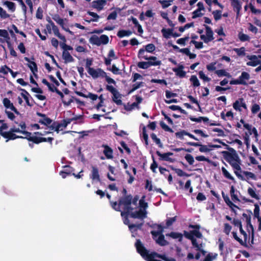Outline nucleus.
Wrapping results in <instances>:
<instances>
[{
	"label": "nucleus",
	"instance_id": "1",
	"mask_svg": "<svg viewBox=\"0 0 261 261\" xmlns=\"http://www.w3.org/2000/svg\"><path fill=\"white\" fill-rule=\"evenodd\" d=\"M138 200V198H135L132 201V197L130 196H128L122 198L120 200L119 204L115 202L111 203V205L116 211H120V208L123 210V212H122L121 214L122 217H124L125 214H127L132 218L144 219L146 217V209L147 207V203L143 199L139 201V210L135 212L133 211L134 208L133 205L137 206Z\"/></svg>",
	"mask_w": 261,
	"mask_h": 261
},
{
	"label": "nucleus",
	"instance_id": "2",
	"mask_svg": "<svg viewBox=\"0 0 261 261\" xmlns=\"http://www.w3.org/2000/svg\"><path fill=\"white\" fill-rule=\"evenodd\" d=\"M186 238L191 240L195 250L197 252L195 256V259H199L201 255L203 256L205 255L206 252L203 249L204 245L202 241L196 239H192V236L189 233L186 234Z\"/></svg>",
	"mask_w": 261,
	"mask_h": 261
},
{
	"label": "nucleus",
	"instance_id": "3",
	"mask_svg": "<svg viewBox=\"0 0 261 261\" xmlns=\"http://www.w3.org/2000/svg\"><path fill=\"white\" fill-rule=\"evenodd\" d=\"M3 103L5 108V112L8 118L11 120H13L15 118L14 114L19 115V112L8 98H4L3 99Z\"/></svg>",
	"mask_w": 261,
	"mask_h": 261
},
{
	"label": "nucleus",
	"instance_id": "4",
	"mask_svg": "<svg viewBox=\"0 0 261 261\" xmlns=\"http://www.w3.org/2000/svg\"><path fill=\"white\" fill-rule=\"evenodd\" d=\"M164 228L161 226H159V230L158 231H152L151 234L156 242L161 246H165L168 244L167 242L164 239V236L162 234Z\"/></svg>",
	"mask_w": 261,
	"mask_h": 261
},
{
	"label": "nucleus",
	"instance_id": "5",
	"mask_svg": "<svg viewBox=\"0 0 261 261\" xmlns=\"http://www.w3.org/2000/svg\"><path fill=\"white\" fill-rule=\"evenodd\" d=\"M20 128H17L16 127H13L10 129V132H12V133H19L23 135V136H17V138H26L28 140H29V138L31 137V133L24 131V129L25 128V125L24 123H21L20 124Z\"/></svg>",
	"mask_w": 261,
	"mask_h": 261
},
{
	"label": "nucleus",
	"instance_id": "6",
	"mask_svg": "<svg viewBox=\"0 0 261 261\" xmlns=\"http://www.w3.org/2000/svg\"><path fill=\"white\" fill-rule=\"evenodd\" d=\"M8 128V126L7 124L4 123L0 127V134L4 138L7 139L6 141L7 142L9 140H14L16 139L18 137L16 134L12 133L11 132L9 131L7 132V130Z\"/></svg>",
	"mask_w": 261,
	"mask_h": 261
},
{
	"label": "nucleus",
	"instance_id": "7",
	"mask_svg": "<svg viewBox=\"0 0 261 261\" xmlns=\"http://www.w3.org/2000/svg\"><path fill=\"white\" fill-rule=\"evenodd\" d=\"M227 161L234 170H241V161L237 155H231L229 154L227 158Z\"/></svg>",
	"mask_w": 261,
	"mask_h": 261
},
{
	"label": "nucleus",
	"instance_id": "8",
	"mask_svg": "<svg viewBox=\"0 0 261 261\" xmlns=\"http://www.w3.org/2000/svg\"><path fill=\"white\" fill-rule=\"evenodd\" d=\"M200 38L205 43H208L214 39L213 32L208 26H205V34L201 35Z\"/></svg>",
	"mask_w": 261,
	"mask_h": 261
},
{
	"label": "nucleus",
	"instance_id": "9",
	"mask_svg": "<svg viewBox=\"0 0 261 261\" xmlns=\"http://www.w3.org/2000/svg\"><path fill=\"white\" fill-rule=\"evenodd\" d=\"M88 73L94 79L104 78L106 76V72L100 68L89 69Z\"/></svg>",
	"mask_w": 261,
	"mask_h": 261
},
{
	"label": "nucleus",
	"instance_id": "10",
	"mask_svg": "<svg viewBox=\"0 0 261 261\" xmlns=\"http://www.w3.org/2000/svg\"><path fill=\"white\" fill-rule=\"evenodd\" d=\"M197 9L193 12L192 18L195 19L197 17H200L204 15L205 9L203 4L202 2H198L197 4Z\"/></svg>",
	"mask_w": 261,
	"mask_h": 261
},
{
	"label": "nucleus",
	"instance_id": "11",
	"mask_svg": "<svg viewBox=\"0 0 261 261\" xmlns=\"http://www.w3.org/2000/svg\"><path fill=\"white\" fill-rule=\"evenodd\" d=\"M191 228H194L193 230H191L190 232H185L184 234L186 237V234L189 233L192 236V239H195L194 237H196L198 239H201L202 237V234L199 231V226L198 225H191L190 226Z\"/></svg>",
	"mask_w": 261,
	"mask_h": 261
},
{
	"label": "nucleus",
	"instance_id": "12",
	"mask_svg": "<svg viewBox=\"0 0 261 261\" xmlns=\"http://www.w3.org/2000/svg\"><path fill=\"white\" fill-rule=\"evenodd\" d=\"M247 59L249 60L247 62L248 66L255 67L260 64L261 61L259 60L258 56L255 55L248 56Z\"/></svg>",
	"mask_w": 261,
	"mask_h": 261
},
{
	"label": "nucleus",
	"instance_id": "13",
	"mask_svg": "<svg viewBox=\"0 0 261 261\" xmlns=\"http://www.w3.org/2000/svg\"><path fill=\"white\" fill-rule=\"evenodd\" d=\"M161 64L160 61H155L154 62H151V61L148 62H140L138 63V67L142 69H147L150 66H158Z\"/></svg>",
	"mask_w": 261,
	"mask_h": 261
},
{
	"label": "nucleus",
	"instance_id": "14",
	"mask_svg": "<svg viewBox=\"0 0 261 261\" xmlns=\"http://www.w3.org/2000/svg\"><path fill=\"white\" fill-rule=\"evenodd\" d=\"M53 19L59 25H60L62 29L65 30L66 32L69 33L71 35H73L74 33L72 31H71L69 29L65 27V23L64 20L61 18L59 15H55L53 16Z\"/></svg>",
	"mask_w": 261,
	"mask_h": 261
},
{
	"label": "nucleus",
	"instance_id": "15",
	"mask_svg": "<svg viewBox=\"0 0 261 261\" xmlns=\"http://www.w3.org/2000/svg\"><path fill=\"white\" fill-rule=\"evenodd\" d=\"M233 108L238 111H242V108L247 110V106L243 98L237 100L233 104Z\"/></svg>",
	"mask_w": 261,
	"mask_h": 261
},
{
	"label": "nucleus",
	"instance_id": "16",
	"mask_svg": "<svg viewBox=\"0 0 261 261\" xmlns=\"http://www.w3.org/2000/svg\"><path fill=\"white\" fill-rule=\"evenodd\" d=\"M147 53L148 52H146L144 48H141L139 50L138 57L140 59L158 61L155 57H148Z\"/></svg>",
	"mask_w": 261,
	"mask_h": 261
},
{
	"label": "nucleus",
	"instance_id": "17",
	"mask_svg": "<svg viewBox=\"0 0 261 261\" xmlns=\"http://www.w3.org/2000/svg\"><path fill=\"white\" fill-rule=\"evenodd\" d=\"M156 154L162 160L168 161L170 163H173L175 161V159L171 158V156L173 155V153L172 152L162 153L159 151H157Z\"/></svg>",
	"mask_w": 261,
	"mask_h": 261
},
{
	"label": "nucleus",
	"instance_id": "18",
	"mask_svg": "<svg viewBox=\"0 0 261 261\" xmlns=\"http://www.w3.org/2000/svg\"><path fill=\"white\" fill-rule=\"evenodd\" d=\"M238 78L240 81V85H247L248 84L250 75L248 72L243 71Z\"/></svg>",
	"mask_w": 261,
	"mask_h": 261
},
{
	"label": "nucleus",
	"instance_id": "19",
	"mask_svg": "<svg viewBox=\"0 0 261 261\" xmlns=\"http://www.w3.org/2000/svg\"><path fill=\"white\" fill-rule=\"evenodd\" d=\"M106 4V1L105 0H97L92 2V7L97 11H100L103 9Z\"/></svg>",
	"mask_w": 261,
	"mask_h": 261
},
{
	"label": "nucleus",
	"instance_id": "20",
	"mask_svg": "<svg viewBox=\"0 0 261 261\" xmlns=\"http://www.w3.org/2000/svg\"><path fill=\"white\" fill-rule=\"evenodd\" d=\"M90 178L93 181H100V177L98 173V170L97 167L95 166L92 167L91 173L90 174Z\"/></svg>",
	"mask_w": 261,
	"mask_h": 261
},
{
	"label": "nucleus",
	"instance_id": "21",
	"mask_svg": "<svg viewBox=\"0 0 261 261\" xmlns=\"http://www.w3.org/2000/svg\"><path fill=\"white\" fill-rule=\"evenodd\" d=\"M184 67L182 65H180L177 68H173V71L175 74L180 77H184L186 75V72L183 70Z\"/></svg>",
	"mask_w": 261,
	"mask_h": 261
},
{
	"label": "nucleus",
	"instance_id": "22",
	"mask_svg": "<svg viewBox=\"0 0 261 261\" xmlns=\"http://www.w3.org/2000/svg\"><path fill=\"white\" fill-rule=\"evenodd\" d=\"M62 57L66 63L72 62L74 61L73 58L71 56L70 54L66 50L63 51Z\"/></svg>",
	"mask_w": 261,
	"mask_h": 261
},
{
	"label": "nucleus",
	"instance_id": "23",
	"mask_svg": "<svg viewBox=\"0 0 261 261\" xmlns=\"http://www.w3.org/2000/svg\"><path fill=\"white\" fill-rule=\"evenodd\" d=\"M103 147H104L103 152L106 155V158L108 159H112L113 157V150L107 145L103 146Z\"/></svg>",
	"mask_w": 261,
	"mask_h": 261
},
{
	"label": "nucleus",
	"instance_id": "24",
	"mask_svg": "<svg viewBox=\"0 0 261 261\" xmlns=\"http://www.w3.org/2000/svg\"><path fill=\"white\" fill-rule=\"evenodd\" d=\"M25 60L29 62L28 66L32 72L33 73V74L36 76V72H37V65L34 62L30 61L29 59L27 58H25Z\"/></svg>",
	"mask_w": 261,
	"mask_h": 261
},
{
	"label": "nucleus",
	"instance_id": "25",
	"mask_svg": "<svg viewBox=\"0 0 261 261\" xmlns=\"http://www.w3.org/2000/svg\"><path fill=\"white\" fill-rule=\"evenodd\" d=\"M121 95L118 92V91L116 93L113 94V101L118 105H122V101L121 100Z\"/></svg>",
	"mask_w": 261,
	"mask_h": 261
},
{
	"label": "nucleus",
	"instance_id": "26",
	"mask_svg": "<svg viewBox=\"0 0 261 261\" xmlns=\"http://www.w3.org/2000/svg\"><path fill=\"white\" fill-rule=\"evenodd\" d=\"M215 73L219 77H222V76H226V77H231L230 74L229 72H228L225 69L217 70L215 71Z\"/></svg>",
	"mask_w": 261,
	"mask_h": 261
},
{
	"label": "nucleus",
	"instance_id": "27",
	"mask_svg": "<svg viewBox=\"0 0 261 261\" xmlns=\"http://www.w3.org/2000/svg\"><path fill=\"white\" fill-rule=\"evenodd\" d=\"M161 32L164 38L168 39L173 35V30L170 29H163Z\"/></svg>",
	"mask_w": 261,
	"mask_h": 261
},
{
	"label": "nucleus",
	"instance_id": "28",
	"mask_svg": "<svg viewBox=\"0 0 261 261\" xmlns=\"http://www.w3.org/2000/svg\"><path fill=\"white\" fill-rule=\"evenodd\" d=\"M231 5L233 8L237 11V13L239 14L240 11L242 9V5L240 2L239 0H232Z\"/></svg>",
	"mask_w": 261,
	"mask_h": 261
},
{
	"label": "nucleus",
	"instance_id": "29",
	"mask_svg": "<svg viewBox=\"0 0 261 261\" xmlns=\"http://www.w3.org/2000/svg\"><path fill=\"white\" fill-rule=\"evenodd\" d=\"M29 140L32 141L33 142L38 144L42 142H47V138L43 137H38L36 136H31L30 138H29Z\"/></svg>",
	"mask_w": 261,
	"mask_h": 261
},
{
	"label": "nucleus",
	"instance_id": "30",
	"mask_svg": "<svg viewBox=\"0 0 261 261\" xmlns=\"http://www.w3.org/2000/svg\"><path fill=\"white\" fill-rule=\"evenodd\" d=\"M52 30L54 32V34H55V35H56L57 37H58L60 39L62 40L64 42H66V40L65 37L64 36L62 35L60 33L59 30L57 27L53 28Z\"/></svg>",
	"mask_w": 261,
	"mask_h": 261
},
{
	"label": "nucleus",
	"instance_id": "31",
	"mask_svg": "<svg viewBox=\"0 0 261 261\" xmlns=\"http://www.w3.org/2000/svg\"><path fill=\"white\" fill-rule=\"evenodd\" d=\"M253 215L254 217L256 218L259 223V227H261V217L259 216V207L256 205L253 211Z\"/></svg>",
	"mask_w": 261,
	"mask_h": 261
},
{
	"label": "nucleus",
	"instance_id": "32",
	"mask_svg": "<svg viewBox=\"0 0 261 261\" xmlns=\"http://www.w3.org/2000/svg\"><path fill=\"white\" fill-rule=\"evenodd\" d=\"M248 194L253 198H254L256 200L259 199V196L256 193L255 189L249 188L247 190Z\"/></svg>",
	"mask_w": 261,
	"mask_h": 261
},
{
	"label": "nucleus",
	"instance_id": "33",
	"mask_svg": "<svg viewBox=\"0 0 261 261\" xmlns=\"http://www.w3.org/2000/svg\"><path fill=\"white\" fill-rule=\"evenodd\" d=\"M89 42L94 45H96L97 46L100 45L99 37L96 35H93L91 36L89 39Z\"/></svg>",
	"mask_w": 261,
	"mask_h": 261
},
{
	"label": "nucleus",
	"instance_id": "34",
	"mask_svg": "<svg viewBox=\"0 0 261 261\" xmlns=\"http://www.w3.org/2000/svg\"><path fill=\"white\" fill-rule=\"evenodd\" d=\"M4 5L6 6L10 11L13 12L15 11L16 6L15 3L9 1H6L4 3Z\"/></svg>",
	"mask_w": 261,
	"mask_h": 261
},
{
	"label": "nucleus",
	"instance_id": "35",
	"mask_svg": "<svg viewBox=\"0 0 261 261\" xmlns=\"http://www.w3.org/2000/svg\"><path fill=\"white\" fill-rule=\"evenodd\" d=\"M230 193L231 199L234 202L239 201V199L237 195L236 190L233 186L231 187Z\"/></svg>",
	"mask_w": 261,
	"mask_h": 261
},
{
	"label": "nucleus",
	"instance_id": "36",
	"mask_svg": "<svg viewBox=\"0 0 261 261\" xmlns=\"http://www.w3.org/2000/svg\"><path fill=\"white\" fill-rule=\"evenodd\" d=\"M166 236H169L173 239H178L179 241H181L182 238V235L180 233L172 232L170 233L167 234Z\"/></svg>",
	"mask_w": 261,
	"mask_h": 261
},
{
	"label": "nucleus",
	"instance_id": "37",
	"mask_svg": "<svg viewBox=\"0 0 261 261\" xmlns=\"http://www.w3.org/2000/svg\"><path fill=\"white\" fill-rule=\"evenodd\" d=\"M221 116L223 119L226 120L227 118L228 120H231L233 118V114L231 111H228L226 114H225L224 112H222L221 114Z\"/></svg>",
	"mask_w": 261,
	"mask_h": 261
},
{
	"label": "nucleus",
	"instance_id": "38",
	"mask_svg": "<svg viewBox=\"0 0 261 261\" xmlns=\"http://www.w3.org/2000/svg\"><path fill=\"white\" fill-rule=\"evenodd\" d=\"M132 34V32L129 30H120L117 33V36L120 38L125 37V36H129Z\"/></svg>",
	"mask_w": 261,
	"mask_h": 261
},
{
	"label": "nucleus",
	"instance_id": "39",
	"mask_svg": "<svg viewBox=\"0 0 261 261\" xmlns=\"http://www.w3.org/2000/svg\"><path fill=\"white\" fill-rule=\"evenodd\" d=\"M190 81L194 87H197L200 86L199 81L196 75H192Z\"/></svg>",
	"mask_w": 261,
	"mask_h": 261
},
{
	"label": "nucleus",
	"instance_id": "40",
	"mask_svg": "<svg viewBox=\"0 0 261 261\" xmlns=\"http://www.w3.org/2000/svg\"><path fill=\"white\" fill-rule=\"evenodd\" d=\"M212 14L216 21L220 20L222 16V11L221 10H215L212 12Z\"/></svg>",
	"mask_w": 261,
	"mask_h": 261
},
{
	"label": "nucleus",
	"instance_id": "41",
	"mask_svg": "<svg viewBox=\"0 0 261 261\" xmlns=\"http://www.w3.org/2000/svg\"><path fill=\"white\" fill-rule=\"evenodd\" d=\"M233 50L239 56H244L245 55V48L244 47L241 48H234Z\"/></svg>",
	"mask_w": 261,
	"mask_h": 261
},
{
	"label": "nucleus",
	"instance_id": "42",
	"mask_svg": "<svg viewBox=\"0 0 261 261\" xmlns=\"http://www.w3.org/2000/svg\"><path fill=\"white\" fill-rule=\"evenodd\" d=\"M141 225H142V224H139V225H128L129 230L132 232V236L133 237H135V234H134V232L135 231H136L137 230H138V229H140L141 227Z\"/></svg>",
	"mask_w": 261,
	"mask_h": 261
},
{
	"label": "nucleus",
	"instance_id": "43",
	"mask_svg": "<svg viewBox=\"0 0 261 261\" xmlns=\"http://www.w3.org/2000/svg\"><path fill=\"white\" fill-rule=\"evenodd\" d=\"M221 170L223 175L226 178L230 180H234L233 177L229 173V172L224 167H222Z\"/></svg>",
	"mask_w": 261,
	"mask_h": 261
},
{
	"label": "nucleus",
	"instance_id": "44",
	"mask_svg": "<svg viewBox=\"0 0 261 261\" xmlns=\"http://www.w3.org/2000/svg\"><path fill=\"white\" fill-rule=\"evenodd\" d=\"M238 37L241 41H249L250 40L249 36L246 34L243 33L242 32H240L239 33Z\"/></svg>",
	"mask_w": 261,
	"mask_h": 261
},
{
	"label": "nucleus",
	"instance_id": "45",
	"mask_svg": "<svg viewBox=\"0 0 261 261\" xmlns=\"http://www.w3.org/2000/svg\"><path fill=\"white\" fill-rule=\"evenodd\" d=\"M198 75L199 78L204 82H210L211 80V78L206 76L202 71H200L198 72Z\"/></svg>",
	"mask_w": 261,
	"mask_h": 261
},
{
	"label": "nucleus",
	"instance_id": "46",
	"mask_svg": "<svg viewBox=\"0 0 261 261\" xmlns=\"http://www.w3.org/2000/svg\"><path fill=\"white\" fill-rule=\"evenodd\" d=\"M212 149L211 148V145L210 146H207V145H204L201 144V146L199 147V150L201 152H210Z\"/></svg>",
	"mask_w": 261,
	"mask_h": 261
},
{
	"label": "nucleus",
	"instance_id": "47",
	"mask_svg": "<svg viewBox=\"0 0 261 261\" xmlns=\"http://www.w3.org/2000/svg\"><path fill=\"white\" fill-rule=\"evenodd\" d=\"M79 118V117H74L72 118H67L64 120L62 124H63V127L66 128L68 124H69L72 121L77 120Z\"/></svg>",
	"mask_w": 261,
	"mask_h": 261
},
{
	"label": "nucleus",
	"instance_id": "48",
	"mask_svg": "<svg viewBox=\"0 0 261 261\" xmlns=\"http://www.w3.org/2000/svg\"><path fill=\"white\" fill-rule=\"evenodd\" d=\"M42 83L43 84L46 85L50 91H51L52 92H54L55 91V89H56V87H55L54 85L49 84L46 79H43L42 80Z\"/></svg>",
	"mask_w": 261,
	"mask_h": 261
},
{
	"label": "nucleus",
	"instance_id": "49",
	"mask_svg": "<svg viewBox=\"0 0 261 261\" xmlns=\"http://www.w3.org/2000/svg\"><path fill=\"white\" fill-rule=\"evenodd\" d=\"M206 3L210 6H211L213 3L218 6L220 8L223 9V6L220 4L218 0H205Z\"/></svg>",
	"mask_w": 261,
	"mask_h": 261
},
{
	"label": "nucleus",
	"instance_id": "50",
	"mask_svg": "<svg viewBox=\"0 0 261 261\" xmlns=\"http://www.w3.org/2000/svg\"><path fill=\"white\" fill-rule=\"evenodd\" d=\"M232 236L233 238L238 241L240 244L244 245L245 243H246V242H245V240L244 239L241 238L240 237H238L237 235V233L235 232H232Z\"/></svg>",
	"mask_w": 261,
	"mask_h": 261
},
{
	"label": "nucleus",
	"instance_id": "51",
	"mask_svg": "<svg viewBox=\"0 0 261 261\" xmlns=\"http://www.w3.org/2000/svg\"><path fill=\"white\" fill-rule=\"evenodd\" d=\"M155 46L153 44L150 43L145 46V48L144 49L146 52L148 53H153L155 50Z\"/></svg>",
	"mask_w": 261,
	"mask_h": 261
},
{
	"label": "nucleus",
	"instance_id": "52",
	"mask_svg": "<svg viewBox=\"0 0 261 261\" xmlns=\"http://www.w3.org/2000/svg\"><path fill=\"white\" fill-rule=\"evenodd\" d=\"M99 37L100 45L106 44L109 42V37L105 35H102Z\"/></svg>",
	"mask_w": 261,
	"mask_h": 261
},
{
	"label": "nucleus",
	"instance_id": "53",
	"mask_svg": "<svg viewBox=\"0 0 261 261\" xmlns=\"http://www.w3.org/2000/svg\"><path fill=\"white\" fill-rule=\"evenodd\" d=\"M185 158L188 163L192 165L194 163V159L193 156L190 154H187L185 155Z\"/></svg>",
	"mask_w": 261,
	"mask_h": 261
},
{
	"label": "nucleus",
	"instance_id": "54",
	"mask_svg": "<svg viewBox=\"0 0 261 261\" xmlns=\"http://www.w3.org/2000/svg\"><path fill=\"white\" fill-rule=\"evenodd\" d=\"M216 62L211 63L206 65V69L210 71H214V70L216 71Z\"/></svg>",
	"mask_w": 261,
	"mask_h": 261
},
{
	"label": "nucleus",
	"instance_id": "55",
	"mask_svg": "<svg viewBox=\"0 0 261 261\" xmlns=\"http://www.w3.org/2000/svg\"><path fill=\"white\" fill-rule=\"evenodd\" d=\"M151 138L156 144L159 145L160 147L162 146V144L160 139H159L154 134H152L151 135Z\"/></svg>",
	"mask_w": 261,
	"mask_h": 261
},
{
	"label": "nucleus",
	"instance_id": "56",
	"mask_svg": "<svg viewBox=\"0 0 261 261\" xmlns=\"http://www.w3.org/2000/svg\"><path fill=\"white\" fill-rule=\"evenodd\" d=\"M51 122L50 119L47 117H43L42 119L39 120V122L41 124H44L45 125H47L50 124Z\"/></svg>",
	"mask_w": 261,
	"mask_h": 261
},
{
	"label": "nucleus",
	"instance_id": "57",
	"mask_svg": "<svg viewBox=\"0 0 261 261\" xmlns=\"http://www.w3.org/2000/svg\"><path fill=\"white\" fill-rule=\"evenodd\" d=\"M88 14L93 17L90 21L96 22L98 21L99 16L95 13L92 12H88Z\"/></svg>",
	"mask_w": 261,
	"mask_h": 261
},
{
	"label": "nucleus",
	"instance_id": "58",
	"mask_svg": "<svg viewBox=\"0 0 261 261\" xmlns=\"http://www.w3.org/2000/svg\"><path fill=\"white\" fill-rule=\"evenodd\" d=\"M0 16L3 19L7 18L10 17V15L1 7H0Z\"/></svg>",
	"mask_w": 261,
	"mask_h": 261
},
{
	"label": "nucleus",
	"instance_id": "59",
	"mask_svg": "<svg viewBox=\"0 0 261 261\" xmlns=\"http://www.w3.org/2000/svg\"><path fill=\"white\" fill-rule=\"evenodd\" d=\"M11 69H10L7 66H3L0 68V73H3L4 74H7L10 71Z\"/></svg>",
	"mask_w": 261,
	"mask_h": 261
},
{
	"label": "nucleus",
	"instance_id": "60",
	"mask_svg": "<svg viewBox=\"0 0 261 261\" xmlns=\"http://www.w3.org/2000/svg\"><path fill=\"white\" fill-rule=\"evenodd\" d=\"M222 194L224 200L228 206L233 205V203L230 200L229 197L227 195H225L223 192H222Z\"/></svg>",
	"mask_w": 261,
	"mask_h": 261
},
{
	"label": "nucleus",
	"instance_id": "61",
	"mask_svg": "<svg viewBox=\"0 0 261 261\" xmlns=\"http://www.w3.org/2000/svg\"><path fill=\"white\" fill-rule=\"evenodd\" d=\"M231 230V226L228 223H224V232L228 235Z\"/></svg>",
	"mask_w": 261,
	"mask_h": 261
},
{
	"label": "nucleus",
	"instance_id": "62",
	"mask_svg": "<svg viewBox=\"0 0 261 261\" xmlns=\"http://www.w3.org/2000/svg\"><path fill=\"white\" fill-rule=\"evenodd\" d=\"M161 126L163 129H164L165 131L169 132L172 133L173 130L170 128L164 122H161L160 123Z\"/></svg>",
	"mask_w": 261,
	"mask_h": 261
},
{
	"label": "nucleus",
	"instance_id": "63",
	"mask_svg": "<svg viewBox=\"0 0 261 261\" xmlns=\"http://www.w3.org/2000/svg\"><path fill=\"white\" fill-rule=\"evenodd\" d=\"M36 16L38 19H41L43 18V10L41 8L39 7L37 10Z\"/></svg>",
	"mask_w": 261,
	"mask_h": 261
},
{
	"label": "nucleus",
	"instance_id": "64",
	"mask_svg": "<svg viewBox=\"0 0 261 261\" xmlns=\"http://www.w3.org/2000/svg\"><path fill=\"white\" fill-rule=\"evenodd\" d=\"M260 110V107L257 104H253L251 108V112L253 114H255L258 112Z\"/></svg>",
	"mask_w": 261,
	"mask_h": 261
}]
</instances>
